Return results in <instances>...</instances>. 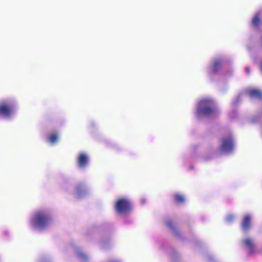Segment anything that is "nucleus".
I'll list each match as a JSON object with an SVG mask.
<instances>
[{"instance_id":"nucleus-9","label":"nucleus","mask_w":262,"mask_h":262,"mask_svg":"<svg viewBox=\"0 0 262 262\" xmlns=\"http://www.w3.org/2000/svg\"><path fill=\"white\" fill-rule=\"evenodd\" d=\"M89 162L88 156L84 153H81L78 158V166L80 168L84 167Z\"/></svg>"},{"instance_id":"nucleus-7","label":"nucleus","mask_w":262,"mask_h":262,"mask_svg":"<svg viewBox=\"0 0 262 262\" xmlns=\"http://www.w3.org/2000/svg\"><path fill=\"white\" fill-rule=\"evenodd\" d=\"M89 191L88 187L83 183L77 184L75 187L74 193L78 197L85 195Z\"/></svg>"},{"instance_id":"nucleus-6","label":"nucleus","mask_w":262,"mask_h":262,"mask_svg":"<svg viewBox=\"0 0 262 262\" xmlns=\"http://www.w3.org/2000/svg\"><path fill=\"white\" fill-rule=\"evenodd\" d=\"M242 246L246 248L249 253L252 254L255 252L256 245L254 239L250 237H246L241 242Z\"/></svg>"},{"instance_id":"nucleus-15","label":"nucleus","mask_w":262,"mask_h":262,"mask_svg":"<svg viewBox=\"0 0 262 262\" xmlns=\"http://www.w3.org/2000/svg\"><path fill=\"white\" fill-rule=\"evenodd\" d=\"M234 219V216L233 214H229L226 216V221L230 223Z\"/></svg>"},{"instance_id":"nucleus-16","label":"nucleus","mask_w":262,"mask_h":262,"mask_svg":"<svg viewBox=\"0 0 262 262\" xmlns=\"http://www.w3.org/2000/svg\"><path fill=\"white\" fill-rule=\"evenodd\" d=\"M79 256L82 259H85L87 257L86 255H85V254L83 253H80L79 254Z\"/></svg>"},{"instance_id":"nucleus-11","label":"nucleus","mask_w":262,"mask_h":262,"mask_svg":"<svg viewBox=\"0 0 262 262\" xmlns=\"http://www.w3.org/2000/svg\"><path fill=\"white\" fill-rule=\"evenodd\" d=\"M220 65H221V60L219 59H214L213 61L212 64L210 66V70L212 72H215L218 70V69L220 67Z\"/></svg>"},{"instance_id":"nucleus-3","label":"nucleus","mask_w":262,"mask_h":262,"mask_svg":"<svg viewBox=\"0 0 262 262\" xmlns=\"http://www.w3.org/2000/svg\"><path fill=\"white\" fill-rule=\"evenodd\" d=\"M234 147L235 142L232 135H230L221 139L220 150L222 153H229L234 149Z\"/></svg>"},{"instance_id":"nucleus-10","label":"nucleus","mask_w":262,"mask_h":262,"mask_svg":"<svg viewBox=\"0 0 262 262\" xmlns=\"http://www.w3.org/2000/svg\"><path fill=\"white\" fill-rule=\"evenodd\" d=\"M248 95L251 98H262V93L257 89H251L247 91Z\"/></svg>"},{"instance_id":"nucleus-17","label":"nucleus","mask_w":262,"mask_h":262,"mask_svg":"<svg viewBox=\"0 0 262 262\" xmlns=\"http://www.w3.org/2000/svg\"><path fill=\"white\" fill-rule=\"evenodd\" d=\"M166 225L167 226L169 227H172V223L170 221H167L166 223Z\"/></svg>"},{"instance_id":"nucleus-5","label":"nucleus","mask_w":262,"mask_h":262,"mask_svg":"<svg viewBox=\"0 0 262 262\" xmlns=\"http://www.w3.org/2000/svg\"><path fill=\"white\" fill-rule=\"evenodd\" d=\"M14 112V103L12 101L0 102V116L4 118L10 117Z\"/></svg>"},{"instance_id":"nucleus-8","label":"nucleus","mask_w":262,"mask_h":262,"mask_svg":"<svg viewBox=\"0 0 262 262\" xmlns=\"http://www.w3.org/2000/svg\"><path fill=\"white\" fill-rule=\"evenodd\" d=\"M252 216L249 214L244 215L242 222V228L244 231H247L251 226Z\"/></svg>"},{"instance_id":"nucleus-18","label":"nucleus","mask_w":262,"mask_h":262,"mask_svg":"<svg viewBox=\"0 0 262 262\" xmlns=\"http://www.w3.org/2000/svg\"><path fill=\"white\" fill-rule=\"evenodd\" d=\"M246 72L248 74H249L250 73V69L249 67H247L246 68Z\"/></svg>"},{"instance_id":"nucleus-12","label":"nucleus","mask_w":262,"mask_h":262,"mask_svg":"<svg viewBox=\"0 0 262 262\" xmlns=\"http://www.w3.org/2000/svg\"><path fill=\"white\" fill-rule=\"evenodd\" d=\"M260 23H261V21H260V17H259V13H257L254 16V17L253 18V19L252 20V25L254 27H258L260 25Z\"/></svg>"},{"instance_id":"nucleus-1","label":"nucleus","mask_w":262,"mask_h":262,"mask_svg":"<svg viewBox=\"0 0 262 262\" xmlns=\"http://www.w3.org/2000/svg\"><path fill=\"white\" fill-rule=\"evenodd\" d=\"M52 221L51 212L48 209H39L34 211L29 220L30 227L37 231L43 230L49 227Z\"/></svg>"},{"instance_id":"nucleus-14","label":"nucleus","mask_w":262,"mask_h":262,"mask_svg":"<svg viewBox=\"0 0 262 262\" xmlns=\"http://www.w3.org/2000/svg\"><path fill=\"white\" fill-rule=\"evenodd\" d=\"M174 198L176 201L179 203H183L185 200L184 196L181 194H176Z\"/></svg>"},{"instance_id":"nucleus-2","label":"nucleus","mask_w":262,"mask_h":262,"mask_svg":"<svg viewBox=\"0 0 262 262\" xmlns=\"http://www.w3.org/2000/svg\"><path fill=\"white\" fill-rule=\"evenodd\" d=\"M216 111V104L213 99L209 97L201 99L196 105V117L198 118L208 116Z\"/></svg>"},{"instance_id":"nucleus-13","label":"nucleus","mask_w":262,"mask_h":262,"mask_svg":"<svg viewBox=\"0 0 262 262\" xmlns=\"http://www.w3.org/2000/svg\"><path fill=\"white\" fill-rule=\"evenodd\" d=\"M58 136H57V135L53 134L50 136V137L49 138V141L50 143L54 144L58 141Z\"/></svg>"},{"instance_id":"nucleus-4","label":"nucleus","mask_w":262,"mask_h":262,"mask_svg":"<svg viewBox=\"0 0 262 262\" xmlns=\"http://www.w3.org/2000/svg\"><path fill=\"white\" fill-rule=\"evenodd\" d=\"M116 210L121 214H127L132 210V203L127 198H120L117 200L115 203Z\"/></svg>"}]
</instances>
